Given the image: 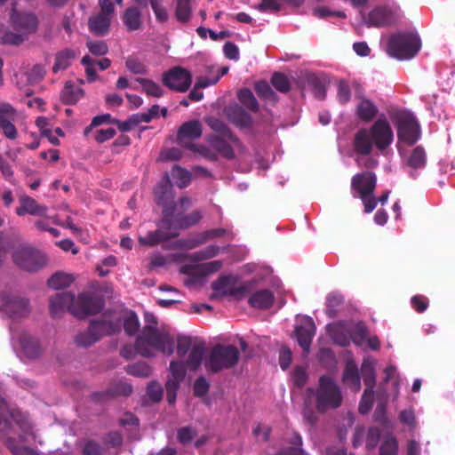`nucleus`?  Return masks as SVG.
<instances>
[{"instance_id":"nucleus-1","label":"nucleus","mask_w":455,"mask_h":455,"mask_svg":"<svg viewBox=\"0 0 455 455\" xmlns=\"http://www.w3.org/2000/svg\"><path fill=\"white\" fill-rule=\"evenodd\" d=\"M151 348L171 355L174 352V339L167 331L159 330L151 324H147L137 337L135 345L124 346L120 355L122 357L129 360L137 352L140 355L148 358L154 355Z\"/></svg>"},{"instance_id":"nucleus-2","label":"nucleus","mask_w":455,"mask_h":455,"mask_svg":"<svg viewBox=\"0 0 455 455\" xmlns=\"http://www.w3.org/2000/svg\"><path fill=\"white\" fill-rule=\"evenodd\" d=\"M394 140L392 128L385 118H379L370 129L362 128L355 135L353 146L356 154L368 156L372 151V147L380 152L386 150Z\"/></svg>"},{"instance_id":"nucleus-3","label":"nucleus","mask_w":455,"mask_h":455,"mask_svg":"<svg viewBox=\"0 0 455 455\" xmlns=\"http://www.w3.org/2000/svg\"><path fill=\"white\" fill-rule=\"evenodd\" d=\"M240 360V351L234 345L215 344L204 359V368L208 372L219 373L235 368Z\"/></svg>"},{"instance_id":"nucleus-4","label":"nucleus","mask_w":455,"mask_h":455,"mask_svg":"<svg viewBox=\"0 0 455 455\" xmlns=\"http://www.w3.org/2000/svg\"><path fill=\"white\" fill-rule=\"evenodd\" d=\"M421 48V40L416 33L400 32L390 36L387 53L399 60L414 58Z\"/></svg>"},{"instance_id":"nucleus-5","label":"nucleus","mask_w":455,"mask_h":455,"mask_svg":"<svg viewBox=\"0 0 455 455\" xmlns=\"http://www.w3.org/2000/svg\"><path fill=\"white\" fill-rule=\"evenodd\" d=\"M341 403L342 395L339 386L330 376H322L315 394L316 410L323 413L327 410L339 408Z\"/></svg>"},{"instance_id":"nucleus-6","label":"nucleus","mask_w":455,"mask_h":455,"mask_svg":"<svg viewBox=\"0 0 455 455\" xmlns=\"http://www.w3.org/2000/svg\"><path fill=\"white\" fill-rule=\"evenodd\" d=\"M12 258L18 267L28 272L38 271L48 261L43 251L28 243L16 247L12 251Z\"/></svg>"},{"instance_id":"nucleus-7","label":"nucleus","mask_w":455,"mask_h":455,"mask_svg":"<svg viewBox=\"0 0 455 455\" xmlns=\"http://www.w3.org/2000/svg\"><path fill=\"white\" fill-rule=\"evenodd\" d=\"M100 12L89 18L88 28L91 33L104 36L109 32L115 6L111 0H99Z\"/></svg>"},{"instance_id":"nucleus-8","label":"nucleus","mask_w":455,"mask_h":455,"mask_svg":"<svg viewBox=\"0 0 455 455\" xmlns=\"http://www.w3.org/2000/svg\"><path fill=\"white\" fill-rule=\"evenodd\" d=\"M153 193L156 204L163 207V221L172 218L177 204L174 202L173 188L168 174L156 184Z\"/></svg>"},{"instance_id":"nucleus-9","label":"nucleus","mask_w":455,"mask_h":455,"mask_svg":"<svg viewBox=\"0 0 455 455\" xmlns=\"http://www.w3.org/2000/svg\"><path fill=\"white\" fill-rule=\"evenodd\" d=\"M397 137L399 140L413 145L419 138V125L410 112L400 111L395 115Z\"/></svg>"},{"instance_id":"nucleus-10","label":"nucleus","mask_w":455,"mask_h":455,"mask_svg":"<svg viewBox=\"0 0 455 455\" xmlns=\"http://www.w3.org/2000/svg\"><path fill=\"white\" fill-rule=\"evenodd\" d=\"M76 307H72V315L77 318L96 315L104 307L101 298L92 292H83L76 298Z\"/></svg>"},{"instance_id":"nucleus-11","label":"nucleus","mask_w":455,"mask_h":455,"mask_svg":"<svg viewBox=\"0 0 455 455\" xmlns=\"http://www.w3.org/2000/svg\"><path fill=\"white\" fill-rule=\"evenodd\" d=\"M162 81L169 89L185 92L192 84V75L188 69L178 66L164 72Z\"/></svg>"},{"instance_id":"nucleus-12","label":"nucleus","mask_w":455,"mask_h":455,"mask_svg":"<svg viewBox=\"0 0 455 455\" xmlns=\"http://www.w3.org/2000/svg\"><path fill=\"white\" fill-rule=\"evenodd\" d=\"M377 185V177L372 172L355 174L351 179V188L357 196H371Z\"/></svg>"},{"instance_id":"nucleus-13","label":"nucleus","mask_w":455,"mask_h":455,"mask_svg":"<svg viewBox=\"0 0 455 455\" xmlns=\"http://www.w3.org/2000/svg\"><path fill=\"white\" fill-rule=\"evenodd\" d=\"M315 324L309 316H304L295 328V336L300 347L306 353L309 352L312 339L315 334Z\"/></svg>"},{"instance_id":"nucleus-14","label":"nucleus","mask_w":455,"mask_h":455,"mask_svg":"<svg viewBox=\"0 0 455 455\" xmlns=\"http://www.w3.org/2000/svg\"><path fill=\"white\" fill-rule=\"evenodd\" d=\"M203 129L199 120H190L183 123L177 132V142L187 148V145H195L192 140L202 136Z\"/></svg>"},{"instance_id":"nucleus-15","label":"nucleus","mask_w":455,"mask_h":455,"mask_svg":"<svg viewBox=\"0 0 455 455\" xmlns=\"http://www.w3.org/2000/svg\"><path fill=\"white\" fill-rule=\"evenodd\" d=\"M16 110L9 103L0 102V130L10 140L17 138V129L12 124L16 118Z\"/></svg>"},{"instance_id":"nucleus-16","label":"nucleus","mask_w":455,"mask_h":455,"mask_svg":"<svg viewBox=\"0 0 455 455\" xmlns=\"http://www.w3.org/2000/svg\"><path fill=\"white\" fill-rule=\"evenodd\" d=\"M76 296L72 292H59L50 299V313L52 317H59L68 310L72 315V307H76Z\"/></svg>"},{"instance_id":"nucleus-17","label":"nucleus","mask_w":455,"mask_h":455,"mask_svg":"<svg viewBox=\"0 0 455 455\" xmlns=\"http://www.w3.org/2000/svg\"><path fill=\"white\" fill-rule=\"evenodd\" d=\"M12 27L26 34L35 33L38 27L37 17L34 13L13 12L11 16Z\"/></svg>"},{"instance_id":"nucleus-18","label":"nucleus","mask_w":455,"mask_h":455,"mask_svg":"<svg viewBox=\"0 0 455 455\" xmlns=\"http://www.w3.org/2000/svg\"><path fill=\"white\" fill-rule=\"evenodd\" d=\"M19 202L20 205L15 211L18 216L29 214L43 218L47 217L48 207L39 204L34 198L24 195L20 197Z\"/></svg>"},{"instance_id":"nucleus-19","label":"nucleus","mask_w":455,"mask_h":455,"mask_svg":"<svg viewBox=\"0 0 455 455\" xmlns=\"http://www.w3.org/2000/svg\"><path fill=\"white\" fill-rule=\"evenodd\" d=\"M395 20L392 10L385 6H379L369 12L366 24L368 27H387L395 23Z\"/></svg>"},{"instance_id":"nucleus-20","label":"nucleus","mask_w":455,"mask_h":455,"mask_svg":"<svg viewBox=\"0 0 455 455\" xmlns=\"http://www.w3.org/2000/svg\"><path fill=\"white\" fill-rule=\"evenodd\" d=\"M121 18L128 32L141 30L143 28L142 13L138 6H131L125 9Z\"/></svg>"},{"instance_id":"nucleus-21","label":"nucleus","mask_w":455,"mask_h":455,"mask_svg":"<svg viewBox=\"0 0 455 455\" xmlns=\"http://www.w3.org/2000/svg\"><path fill=\"white\" fill-rule=\"evenodd\" d=\"M221 267L222 261L212 260L200 265H184L181 267L180 272L191 276L207 275L218 272Z\"/></svg>"},{"instance_id":"nucleus-22","label":"nucleus","mask_w":455,"mask_h":455,"mask_svg":"<svg viewBox=\"0 0 455 455\" xmlns=\"http://www.w3.org/2000/svg\"><path fill=\"white\" fill-rule=\"evenodd\" d=\"M248 303L251 307L267 310L274 305L275 295L273 291L268 289L259 290L251 294L248 299Z\"/></svg>"},{"instance_id":"nucleus-23","label":"nucleus","mask_w":455,"mask_h":455,"mask_svg":"<svg viewBox=\"0 0 455 455\" xmlns=\"http://www.w3.org/2000/svg\"><path fill=\"white\" fill-rule=\"evenodd\" d=\"M90 331L99 336V340L103 336L112 335L120 331V323L108 320H94L90 325Z\"/></svg>"},{"instance_id":"nucleus-24","label":"nucleus","mask_w":455,"mask_h":455,"mask_svg":"<svg viewBox=\"0 0 455 455\" xmlns=\"http://www.w3.org/2000/svg\"><path fill=\"white\" fill-rule=\"evenodd\" d=\"M20 344L25 355L28 358H37L42 354V346L38 339L28 334L22 333L20 337Z\"/></svg>"},{"instance_id":"nucleus-25","label":"nucleus","mask_w":455,"mask_h":455,"mask_svg":"<svg viewBox=\"0 0 455 455\" xmlns=\"http://www.w3.org/2000/svg\"><path fill=\"white\" fill-rule=\"evenodd\" d=\"M228 139L223 136L210 135L207 139L210 146L218 152L222 157L228 160H233L235 157L232 146L228 142Z\"/></svg>"},{"instance_id":"nucleus-26","label":"nucleus","mask_w":455,"mask_h":455,"mask_svg":"<svg viewBox=\"0 0 455 455\" xmlns=\"http://www.w3.org/2000/svg\"><path fill=\"white\" fill-rule=\"evenodd\" d=\"M5 311L12 318H22L30 313L29 301L24 298L11 299L5 304Z\"/></svg>"},{"instance_id":"nucleus-27","label":"nucleus","mask_w":455,"mask_h":455,"mask_svg":"<svg viewBox=\"0 0 455 455\" xmlns=\"http://www.w3.org/2000/svg\"><path fill=\"white\" fill-rule=\"evenodd\" d=\"M201 219V212L199 211H194L193 212L187 215L178 213L175 216L173 215L172 218L164 220V222H166L169 228L174 225L179 228L184 229L196 225Z\"/></svg>"},{"instance_id":"nucleus-28","label":"nucleus","mask_w":455,"mask_h":455,"mask_svg":"<svg viewBox=\"0 0 455 455\" xmlns=\"http://www.w3.org/2000/svg\"><path fill=\"white\" fill-rule=\"evenodd\" d=\"M176 235H178V233L176 232L156 229L155 231L148 232L145 236H140L139 243L141 245L155 246Z\"/></svg>"},{"instance_id":"nucleus-29","label":"nucleus","mask_w":455,"mask_h":455,"mask_svg":"<svg viewBox=\"0 0 455 455\" xmlns=\"http://www.w3.org/2000/svg\"><path fill=\"white\" fill-rule=\"evenodd\" d=\"M205 354V344L204 342H199L194 344L192 349L188 355L187 361L185 362L186 365L191 371H196L200 365L202 364L204 356Z\"/></svg>"},{"instance_id":"nucleus-30","label":"nucleus","mask_w":455,"mask_h":455,"mask_svg":"<svg viewBox=\"0 0 455 455\" xmlns=\"http://www.w3.org/2000/svg\"><path fill=\"white\" fill-rule=\"evenodd\" d=\"M343 382L352 390L357 392L361 388L360 376L357 366L354 363H347L343 372Z\"/></svg>"},{"instance_id":"nucleus-31","label":"nucleus","mask_w":455,"mask_h":455,"mask_svg":"<svg viewBox=\"0 0 455 455\" xmlns=\"http://www.w3.org/2000/svg\"><path fill=\"white\" fill-rule=\"evenodd\" d=\"M76 52L72 49L66 48L58 52L55 55V62L52 67V71L58 73L60 70L67 69L76 58Z\"/></svg>"},{"instance_id":"nucleus-32","label":"nucleus","mask_w":455,"mask_h":455,"mask_svg":"<svg viewBox=\"0 0 455 455\" xmlns=\"http://www.w3.org/2000/svg\"><path fill=\"white\" fill-rule=\"evenodd\" d=\"M84 95V91L72 82H67L61 92V100L67 105L76 104Z\"/></svg>"},{"instance_id":"nucleus-33","label":"nucleus","mask_w":455,"mask_h":455,"mask_svg":"<svg viewBox=\"0 0 455 455\" xmlns=\"http://www.w3.org/2000/svg\"><path fill=\"white\" fill-rule=\"evenodd\" d=\"M356 114L360 120L370 122L377 116L378 108L370 100L363 99L357 106Z\"/></svg>"},{"instance_id":"nucleus-34","label":"nucleus","mask_w":455,"mask_h":455,"mask_svg":"<svg viewBox=\"0 0 455 455\" xmlns=\"http://www.w3.org/2000/svg\"><path fill=\"white\" fill-rule=\"evenodd\" d=\"M228 116L233 124L241 128L250 127L252 124V118L249 113L240 107L232 108Z\"/></svg>"},{"instance_id":"nucleus-35","label":"nucleus","mask_w":455,"mask_h":455,"mask_svg":"<svg viewBox=\"0 0 455 455\" xmlns=\"http://www.w3.org/2000/svg\"><path fill=\"white\" fill-rule=\"evenodd\" d=\"M208 124L210 127L219 133L218 136H223L229 141L236 143L238 141L237 137L232 132L228 126L220 119L212 118L209 120Z\"/></svg>"},{"instance_id":"nucleus-36","label":"nucleus","mask_w":455,"mask_h":455,"mask_svg":"<svg viewBox=\"0 0 455 455\" xmlns=\"http://www.w3.org/2000/svg\"><path fill=\"white\" fill-rule=\"evenodd\" d=\"M255 92L258 96L263 100L276 102L278 100L277 94L273 91L267 82L261 80L255 84Z\"/></svg>"},{"instance_id":"nucleus-37","label":"nucleus","mask_w":455,"mask_h":455,"mask_svg":"<svg viewBox=\"0 0 455 455\" xmlns=\"http://www.w3.org/2000/svg\"><path fill=\"white\" fill-rule=\"evenodd\" d=\"M361 372L366 388L374 389L376 375L373 363L369 360H363L361 367Z\"/></svg>"},{"instance_id":"nucleus-38","label":"nucleus","mask_w":455,"mask_h":455,"mask_svg":"<svg viewBox=\"0 0 455 455\" xmlns=\"http://www.w3.org/2000/svg\"><path fill=\"white\" fill-rule=\"evenodd\" d=\"M171 173L179 188H183L189 185L191 181V174L185 168H182L180 165H174Z\"/></svg>"},{"instance_id":"nucleus-39","label":"nucleus","mask_w":455,"mask_h":455,"mask_svg":"<svg viewBox=\"0 0 455 455\" xmlns=\"http://www.w3.org/2000/svg\"><path fill=\"white\" fill-rule=\"evenodd\" d=\"M427 163V156L424 148L420 146L416 147L410 157L408 158V164L413 169H422Z\"/></svg>"},{"instance_id":"nucleus-40","label":"nucleus","mask_w":455,"mask_h":455,"mask_svg":"<svg viewBox=\"0 0 455 455\" xmlns=\"http://www.w3.org/2000/svg\"><path fill=\"white\" fill-rule=\"evenodd\" d=\"M73 277L65 273H56L52 275L47 283L49 287L54 290H60L68 287L73 282Z\"/></svg>"},{"instance_id":"nucleus-41","label":"nucleus","mask_w":455,"mask_h":455,"mask_svg":"<svg viewBox=\"0 0 455 455\" xmlns=\"http://www.w3.org/2000/svg\"><path fill=\"white\" fill-rule=\"evenodd\" d=\"M239 101L251 111L256 113L259 110V104L250 89L243 88L238 92Z\"/></svg>"},{"instance_id":"nucleus-42","label":"nucleus","mask_w":455,"mask_h":455,"mask_svg":"<svg viewBox=\"0 0 455 455\" xmlns=\"http://www.w3.org/2000/svg\"><path fill=\"white\" fill-rule=\"evenodd\" d=\"M125 371L128 374L139 378H148L152 374L151 367L145 362L129 364L126 366Z\"/></svg>"},{"instance_id":"nucleus-43","label":"nucleus","mask_w":455,"mask_h":455,"mask_svg":"<svg viewBox=\"0 0 455 455\" xmlns=\"http://www.w3.org/2000/svg\"><path fill=\"white\" fill-rule=\"evenodd\" d=\"M136 81L142 85L143 92L148 96L160 98L164 94L161 86L154 81L148 78H137Z\"/></svg>"},{"instance_id":"nucleus-44","label":"nucleus","mask_w":455,"mask_h":455,"mask_svg":"<svg viewBox=\"0 0 455 455\" xmlns=\"http://www.w3.org/2000/svg\"><path fill=\"white\" fill-rule=\"evenodd\" d=\"M126 68L133 75H147L148 68L143 61L136 56H129L125 60Z\"/></svg>"},{"instance_id":"nucleus-45","label":"nucleus","mask_w":455,"mask_h":455,"mask_svg":"<svg viewBox=\"0 0 455 455\" xmlns=\"http://www.w3.org/2000/svg\"><path fill=\"white\" fill-rule=\"evenodd\" d=\"M327 331L334 343L346 347L349 344L346 335L343 334L342 327L338 323H331L327 326Z\"/></svg>"},{"instance_id":"nucleus-46","label":"nucleus","mask_w":455,"mask_h":455,"mask_svg":"<svg viewBox=\"0 0 455 455\" xmlns=\"http://www.w3.org/2000/svg\"><path fill=\"white\" fill-rule=\"evenodd\" d=\"M132 393V385L126 382H118L115 386H113L110 389H108L104 394H99L100 395L105 397H113L116 395L129 396Z\"/></svg>"},{"instance_id":"nucleus-47","label":"nucleus","mask_w":455,"mask_h":455,"mask_svg":"<svg viewBox=\"0 0 455 455\" xmlns=\"http://www.w3.org/2000/svg\"><path fill=\"white\" fill-rule=\"evenodd\" d=\"M175 15L179 21L188 22L191 18L190 0H177Z\"/></svg>"},{"instance_id":"nucleus-48","label":"nucleus","mask_w":455,"mask_h":455,"mask_svg":"<svg viewBox=\"0 0 455 455\" xmlns=\"http://www.w3.org/2000/svg\"><path fill=\"white\" fill-rule=\"evenodd\" d=\"M272 85L280 92L286 93L291 90V83L287 76L281 72H275L271 77Z\"/></svg>"},{"instance_id":"nucleus-49","label":"nucleus","mask_w":455,"mask_h":455,"mask_svg":"<svg viewBox=\"0 0 455 455\" xmlns=\"http://www.w3.org/2000/svg\"><path fill=\"white\" fill-rule=\"evenodd\" d=\"M398 442L395 436L388 435L384 438L379 446V455H397Z\"/></svg>"},{"instance_id":"nucleus-50","label":"nucleus","mask_w":455,"mask_h":455,"mask_svg":"<svg viewBox=\"0 0 455 455\" xmlns=\"http://www.w3.org/2000/svg\"><path fill=\"white\" fill-rule=\"evenodd\" d=\"M374 400V390L370 388H365L363 395L361 397V401L358 406L359 413L364 415L367 414L372 408Z\"/></svg>"},{"instance_id":"nucleus-51","label":"nucleus","mask_w":455,"mask_h":455,"mask_svg":"<svg viewBox=\"0 0 455 455\" xmlns=\"http://www.w3.org/2000/svg\"><path fill=\"white\" fill-rule=\"evenodd\" d=\"M182 381L168 378L165 383V390H166V400L169 404H174L176 401L177 392L180 387Z\"/></svg>"},{"instance_id":"nucleus-52","label":"nucleus","mask_w":455,"mask_h":455,"mask_svg":"<svg viewBox=\"0 0 455 455\" xmlns=\"http://www.w3.org/2000/svg\"><path fill=\"white\" fill-rule=\"evenodd\" d=\"M307 83L312 87L315 97L318 100H324L326 89L323 83L314 75L307 77Z\"/></svg>"},{"instance_id":"nucleus-53","label":"nucleus","mask_w":455,"mask_h":455,"mask_svg":"<svg viewBox=\"0 0 455 455\" xmlns=\"http://www.w3.org/2000/svg\"><path fill=\"white\" fill-rule=\"evenodd\" d=\"M368 333L369 331L367 326L362 322L358 323L351 334L353 342L358 346H361L366 341Z\"/></svg>"},{"instance_id":"nucleus-54","label":"nucleus","mask_w":455,"mask_h":455,"mask_svg":"<svg viewBox=\"0 0 455 455\" xmlns=\"http://www.w3.org/2000/svg\"><path fill=\"white\" fill-rule=\"evenodd\" d=\"M76 344L80 347H88L99 341V336L90 331V328L84 332H81L76 336Z\"/></svg>"},{"instance_id":"nucleus-55","label":"nucleus","mask_w":455,"mask_h":455,"mask_svg":"<svg viewBox=\"0 0 455 455\" xmlns=\"http://www.w3.org/2000/svg\"><path fill=\"white\" fill-rule=\"evenodd\" d=\"M186 367L188 366L184 362L172 361L170 363V378L183 381L187 373Z\"/></svg>"},{"instance_id":"nucleus-56","label":"nucleus","mask_w":455,"mask_h":455,"mask_svg":"<svg viewBox=\"0 0 455 455\" xmlns=\"http://www.w3.org/2000/svg\"><path fill=\"white\" fill-rule=\"evenodd\" d=\"M220 248L217 245L212 244L207 246L204 250L195 252L191 258L195 260H205L212 259L218 255Z\"/></svg>"},{"instance_id":"nucleus-57","label":"nucleus","mask_w":455,"mask_h":455,"mask_svg":"<svg viewBox=\"0 0 455 455\" xmlns=\"http://www.w3.org/2000/svg\"><path fill=\"white\" fill-rule=\"evenodd\" d=\"M140 327V322L137 315L134 313H131L124 320V329L127 335H134Z\"/></svg>"},{"instance_id":"nucleus-58","label":"nucleus","mask_w":455,"mask_h":455,"mask_svg":"<svg viewBox=\"0 0 455 455\" xmlns=\"http://www.w3.org/2000/svg\"><path fill=\"white\" fill-rule=\"evenodd\" d=\"M187 148L200 154L209 161L215 162L218 160L217 153L204 145H187Z\"/></svg>"},{"instance_id":"nucleus-59","label":"nucleus","mask_w":455,"mask_h":455,"mask_svg":"<svg viewBox=\"0 0 455 455\" xmlns=\"http://www.w3.org/2000/svg\"><path fill=\"white\" fill-rule=\"evenodd\" d=\"M86 46L89 52L95 56H103L108 52V46L104 41H88Z\"/></svg>"},{"instance_id":"nucleus-60","label":"nucleus","mask_w":455,"mask_h":455,"mask_svg":"<svg viewBox=\"0 0 455 455\" xmlns=\"http://www.w3.org/2000/svg\"><path fill=\"white\" fill-rule=\"evenodd\" d=\"M193 346L191 337L183 335L177 337V354L180 357H184Z\"/></svg>"},{"instance_id":"nucleus-61","label":"nucleus","mask_w":455,"mask_h":455,"mask_svg":"<svg viewBox=\"0 0 455 455\" xmlns=\"http://www.w3.org/2000/svg\"><path fill=\"white\" fill-rule=\"evenodd\" d=\"M210 389V383L204 376H199L193 387L194 395L197 397H202L205 395Z\"/></svg>"},{"instance_id":"nucleus-62","label":"nucleus","mask_w":455,"mask_h":455,"mask_svg":"<svg viewBox=\"0 0 455 455\" xmlns=\"http://www.w3.org/2000/svg\"><path fill=\"white\" fill-rule=\"evenodd\" d=\"M147 393L151 401L157 403L163 398V388L156 381H151L147 387Z\"/></svg>"},{"instance_id":"nucleus-63","label":"nucleus","mask_w":455,"mask_h":455,"mask_svg":"<svg viewBox=\"0 0 455 455\" xmlns=\"http://www.w3.org/2000/svg\"><path fill=\"white\" fill-rule=\"evenodd\" d=\"M293 383L297 387H303L307 382V373L301 366H297L293 371Z\"/></svg>"},{"instance_id":"nucleus-64","label":"nucleus","mask_w":455,"mask_h":455,"mask_svg":"<svg viewBox=\"0 0 455 455\" xmlns=\"http://www.w3.org/2000/svg\"><path fill=\"white\" fill-rule=\"evenodd\" d=\"M103 453L102 446L94 441H87L83 449L84 455H103Z\"/></svg>"}]
</instances>
